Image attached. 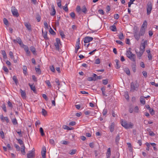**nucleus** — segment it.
<instances>
[{"label": "nucleus", "mask_w": 158, "mask_h": 158, "mask_svg": "<svg viewBox=\"0 0 158 158\" xmlns=\"http://www.w3.org/2000/svg\"><path fill=\"white\" fill-rule=\"evenodd\" d=\"M131 49L129 48L128 50L126 52V54L127 56L132 61L135 62V55L133 54L131 52Z\"/></svg>", "instance_id": "obj_1"}, {"label": "nucleus", "mask_w": 158, "mask_h": 158, "mask_svg": "<svg viewBox=\"0 0 158 158\" xmlns=\"http://www.w3.org/2000/svg\"><path fill=\"white\" fill-rule=\"evenodd\" d=\"M122 126L126 129H131L133 128L134 124L131 122H127L125 121L121 122Z\"/></svg>", "instance_id": "obj_2"}, {"label": "nucleus", "mask_w": 158, "mask_h": 158, "mask_svg": "<svg viewBox=\"0 0 158 158\" xmlns=\"http://www.w3.org/2000/svg\"><path fill=\"white\" fill-rule=\"evenodd\" d=\"M139 86V84L137 82H131V84L130 91L134 92L135 91H137Z\"/></svg>", "instance_id": "obj_3"}, {"label": "nucleus", "mask_w": 158, "mask_h": 158, "mask_svg": "<svg viewBox=\"0 0 158 158\" xmlns=\"http://www.w3.org/2000/svg\"><path fill=\"white\" fill-rule=\"evenodd\" d=\"M35 156V150L34 149H33L31 151H29L27 154V158H34Z\"/></svg>", "instance_id": "obj_4"}, {"label": "nucleus", "mask_w": 158, "mask_h": 158, "mask_svg": "<svg viewBox=\"0 0 158 158\" xmlns=\"http://www.w3.org/2000/svg\"><path fill=\"white\" fill-rule=\"evenodd\" d=\"M152 9V5L150 2H148L147 5V15H150Z\"/></svg>", "instance_id": "obj_5"}, {"label": "nucleus", "mask_w": 158, "mask_h": 158, "mask_svg": "<svg viewBox=\"0 0 158 158\" xmlns=\"http://www.w3.org/2000/svg\"><path fill=\"white\" fill-rule=\"evenodd\" d=\"M61 45L60 41L59 38H56V42L54 43V45L56 49L59 50L60 49V46Z\"/></svg>", "instance_id": "obj_6"}, {"label": "nucleus", "mask_w": 158, "mask_h": 158, "mask_svg": "<svg viewBox=\"0 0 158 158\" xmlns=\"http://www.w3.org/2000/svg\"><path fill=\"white\" fill-rule=\"evenodd\" d=\"M11 11L13 15L15 16L18 17L19 15L18 10L15 7L12 6L11 8Z\"/></svg>", "instance_id": "obj_7"}, {"label": "nucleus", "mask_w": 158, "mask_h": 158, "mask_svg": "<svg viewBox=\"0 0 158 158\" xmlns=\"http://www.w3.org/2000/svg\"><path fill=\"white\" fill-rule=\"evenodd\" d=\"M21 47L24 48L26 54L27 55L30 56V52L29 50V48L27 46L24 45Z\"/></svg>", "instance_id": "obj_8"}, {"label": "nucleus", "mask_w": 158, "mask_h": 158, "mask_svg": "<svg viewBox=\"0 0 158 158\" xmlns=\"http://www.w3.org/2000/svg\"><path fill=\"white\" fill-rule=\"evenodd\" d=\"M93 40V38L92 37L90 36H87L85 37L84 40V42L85 43H88L91 41Z\"/></svg>", "instance_id": "obj_9"}, {"label": "nucleus", "mask_w": 158, "mask_h": 158, "mask_svg": "<svg viewBox=\"0 0 158 158\" xmlns=\"http://www.w3.org/2000/svg\"><path fill=\"white\" fill-rule=\"evenodd\" d=\"M0 118L2 121L3 122L5 121L7 123L9 122V120L7 117H4L3 115H1L0 116Z\"/></svg>", "instance_id": "obj_10"}, {"label": "nucleus", "mask_w": 158, "mask_h": 158, "mask_svg": "<svg viewBox=\"0 0 158 158\" xmlns=\"http://www.w3.org/2000/svg\"><path fill=\"white\" fill-rule=\"evenodd\" d=\"M134 36L135 39L137 41L140 39V37L141 35H139V33L137 32H135L134 33Z\"/></svg>", "instance_id": "obj_11"}, {"label": "nucleus", "mask_w": 158, "mask_h": 158, "mask_svg": "<svg viewBox=\"0 0 158 158\" xmlns=\"http://www.w3.org/2000/svg\"><path fill=\"white\" fill-rule=\"evenodd\" d=\"M24 24L28 31L31 30V26L30 23H24Z\"/></svg>", "instance_id": "obj_12"}, {"label": "nucleus", "mask_w": 158, "mask_h": 158, "mask_svg": "<svg viewBox=\"0 0 158 158\" xmlns=\"http://www.w3.org/2000/svg\"><path fill=\"white\" fill-rule=\"evenodd\" d=\"M146 145L148 148L151 147V146L153 148H156V144L154 143H152L150 144H149L148 143H146Z\"/></svg>", "instance_id": "obj_13"}, {"label": "nucleus", "mask_w": 158, "mask_h": 158, "mask_svg": "<svg viewBox=\"0 0 158 158\" xmlns=\"http://www.w3.org/2000/svg\"><path fill=\"white\" fill-rule=\"evenodd\" d=\"M147 26V23L146 20L144 21L143 24L142 25L141 28L144 29L146 30Z\"/></svg>", "instance_id": "obj_14"}, {"label": "nucleus", "mask_w": 158, "mask_h": 158, "mask_svg": "<svg viewBox=\"0 0 158 158\" xmlns=\"http://www.w3.org/2000/svg\"><path fill=\"white\" fill-rule=\"evenodd\" d=\"M115 124L114 123H112L109 127V129L111 132H112L114 131V128Z\"/></svg>", "instance_id": "obj_15"}, {"label": "nucleus", "mask_w": 158, "mask_h": 158, "mask_svg": "<svg viewBox=\"0 0 158 158\" xmlns=\"http://www.w3.org/2000/svg\"><path fill=\"white\" fill-rule=\"evenodd\" d=\"M136 52L138 58L139 59H140L142 56V55L143 54V52L139 50V52H137L136 51Z\"/></svg>", "instance_id": "obj_16"}, {"label": "nucleus", "mask_w": 158, "mask_h": 158, "mask_svg": "<svg viewBox=\"0 0 158 158\" xmlns=\"http://www.w3.org/2000/svg\"><path fill=\"white\" fill-rule=\"evenodd\" d=\"M17 43H18L19 44L21 47L23 46V45H24L23 44L21 39L19 37L17 38Z\"/></svg>", "instance_id": "obj_17"}, {"label": "nucleus", "mask_w": 158, "mask_h": 158, "mask_svg": "<svg viewBox=\"0 0 158 158\" xmlns=\"http://www.w3.org/2000/svg\"><path fill=\"white\" fill-rule=\"evenodd\" d=\"M46 149H43L41 151V155L43 158H46Z\"/></svg>", "instance_id": "obj_18"}, {"label": "nucleus", "mask_w": 158, "mask_h": 158, "mask_svg": "<svg viewBox=\"0 0 158 158\" xmlns=\"http://www.w3.org/2000/svg\"><path fill=\"white\" fill-rule=\"evenodd\" d=\"M52 10L51 12L50 13V15H51L54 16L56 14V10L55 9L54 6L53 5L52 6Z\"/></svg>", "instance_id": "obj_19"}, {"label": "nucleus", "mask_w": 158, "mask_h": 158, "mask_svg": "<svg viewBox=\"0 0 158 158\" xmlns=\"http://www.w3.org/2000/svg\"><path fill=\"white\" fill-rule=\"evenodd\" d=\"M145 30L144 29L140 28V31L139 32V35L141 36L145 34Z\"/></svg>", "instance_id": "obj_20"}, {"label": "nucleus", "mask_w": 158, "mask_h": 158, "mask_svg": "<svg viewBox=\"0 0 158 158\" xmlns=\"http://www.w3.org/2000/svg\"><path fill=\"white\" fill-rule=\"evenodd\" d=\"M29 85L30 86L31 89L35 92L36 91V90L35 87L34 85V84L31 85L30 83H29Z\"/></svg>", "instance_id": "obj_21"}, {"label": "nucleus", "mask_w": 158, "mask_h": 158, "mask_svg": "<svg viewBox=\"0 0 158 158\" xmlns=\"http://www.w3.org/2000/svg\"><path fill=\"white\" fill-rule=\"evenodd\" d=\"M110 149H108L107 152L106 153V158H109L110 157L111 155Z\"/></svg>", "instance_id": "obj_22"}, {"label": "nucleus", "mask_w": 158, "mask_h": 158, "mask_svg": "<svg viewBox=\"0 0 158 158\" xmlns=\"http://www.w3.org/2000/svg\"><path fill=\"white\" fill-rule=\"evenodd\" d=\"M80 40L79 38H78L76 44V47L75 48L79 49L80 48Z\"/></svg>", "instance_id": "obj_23"}, {"label": "nucleus", "mask_w": 158, "mask_h": 158, "mask_svg": "<svg viewBox=\"0 0 158 158\" xmlns=\"http://www.w3.org/2000/svg\"><path fill=\"white\" fill-rule=\"evenodd\" d=\"M110 28L113 31H117L116 27L114 25L110 26Z\"/></svg>", "instance_id": "obj_24"}, {"label": "nucleus", "mask_w": 158, "mask_h": 158, "mask_svg": "<svg viewBox=\"0 0 158 158\" xmlns=\"http://www.w3.org/2000/svg\"><path fill=\"white\" fill-rule=\"evenodd\" d=\"M115 61L116 62V68L117 69H119L120 67V66L118 64L119 62V60H115Z\"/></svg>", "instance_id": "obj_25"}, {"label": "nucleus", "mask_w": 158, "mask_h": 158, "mask_svg": "<svg viewBox=\"0 0 158 158\" xmlns=\"http://www.w3.org/2000/svg\"><path fill=\"white\" fill-rule=\"evenodd\" d=\"M12 122L14 125H18V123L17 120L15 118L11 119Z\"/></svg>", "instance_id": "obj_26"}, {"label": "nucleus", "mask_w": 158, "mask_h": 158, "mask_svg": "<svg viewBox=\"0 0 158 158\" xmlns=\"http://www.w3.org/2000/svg\"><path fill=\"white\" fill-rule=\"evenodd\" d=\"M30 49L34 55L36 54L35 49L34 47L31 46L30 48Z\"/></svg>", "instance_id": "obj_27"}, {"label": "nucleus", "mask_w": 158, "mask_h": 158, "mask_svg": "<svg viewBox=\"0 0 158 158\" xmlns=\"http://www.w3.org/2000/svg\"><path fill=\"white\" fill-rule=\"evenodd\" d=\"M124 71L128 75H130V71L129 69L127 68H125L123 69Z\"/></svg>", "instance_id": "obj_28"}, {"label": "nucleus", "mask_w": 158, "mask_h": 158, "mask_svg": "<svg viewBox=\"0 0 158 158\" xmlns=\"http://www.w3.org/2000/svg\"><path fill=\"white\" fill-rule=\"evenodd\" d=\"M7 104L8 106L12 109L13 107V106L12 103L9 100L7 101Z\"/></svg>", "instance_id": "obj_29"}, {"label": "nucleus", "mask_w": 158, "mask_h": 158, "mask_svg": "<svg viewBox=\"0 0 158 158\" xmlns=\"http://www.w3.org/2000/svg\"><path fill=\"white\" fill-rule=\"evenodd\" d=\"M2 108L5 112H6L7 111L6 106L5 103H3L2 104Z\"/></svg>", "instance_id": "obj_30"}, {"label": "nucleus", "mask_w": 158, "mask_h": 158, "mask_svg": "<svg viewBox=\"0 0 158 158\" xmlns=\"http://www.w3.org/2000/svg\"><path fill=\"white\" fill-rule=\"evenodd\" d=\"M101 90L102 91V95L106 97L107 96V95L105 93V89L104 87H102L101 88Z\"/></svg>", "instance_id": "obj_31"}, {"label": "nucleus", "mask_w": 158, "mask_h": 158, "mask_svg": "<svg viewBox=\"0 0 158 158\" xmlns=\"http://www.w3.org/2000/svg\"><path fill=\"white\" fill-rule=\"evenodd\" d=\"M147 41L146 40L144 41L143 43H141L140 46L145 48L146 45H147Z\"/></svg>", "instance_id": "obj_32"}, {"label": "nucleus", "mask_w": 158, "mask_h": 158, "mask_svg": "<svg viewBox=\"0 0 158 158\" xmlns=\"http://www.w3.org/2000/svg\"><path fill=\"white\" fill-rule=\"evenodd\" d=\"M42 32L43 33V35L45 39H47L48 38H47V32H43V31H42Z\"/></svg>", "instance_id": "obj_33"}, {"label": "nucleus", "mask_w": 158, "mask_h": 158, "mask_svg": "<svg viewBox=\"0 0 158 158\" xmlns=\"http://www.w3.org/2000/svg\"><path fill=\"white\" fill-rule=\"evenodd\" d=\"M63 127L64 129L67 130H71L73 129L72 128L70 127L67 125H64Z\"/></svg>", "instance_id": "obj_34"}, {"label": "nucleus", "mask_w": 158, "mask_h": 158, "mask_svg": "<svg viewBox=\"0 0 158 158\" xmlns=\"http://www.w3.org/2000/svg\"><path fill=\"white\" fill-rule=\"evenodd\" d=\"M132 68L133 69V70L134 72H135L136 70V65L135 63H134L132 64L131 65Z\"/></svg>", "instance_id": "obj_35"}, {"label": "nucleus", "mask_w": 158, "mask_h": 158, "mask_svg": "<svg viewBox=\"0 0 158 158\" xmlns=\"http://www.w3.org/2000/svg\"><path fill=\"white\" fill-rule=\"evenodd\" d=\"M2 54L4 59H6L7 58L6 53L4 51H2Z\"/></svg>", "instance_id": "obj_36"}, {"label": "nucleus", "mask_w": 158, "mask_h": 158, "mask_svg": "<svg viewBox=\"0 0 158 158\" xmlns=\"http://www.w3.org/2000/svg\"><path fill=\"white\" fill-rule=\"evenodd\" d=\"M76 11L79 14H80L81 11V9L80 6H77L76 7Z\"/></svg>", "instance_id": "obj_37"}, {"label": "nucleus", "mask_w": 158, "mask_h": 158, "mask_svg": "<svg viewBox=\"0 0 158 158\" xmlns=\"http://www.w3.org/2000/svg\"><path fill=\"white\" fill-rule=\"evenodd\" d=\"M87 80L89 81H95L96 80V78H93L92 77H89L87 78Z\"/></svg>", "instance_id": "obj_38"}, {"label": "nucleus", "mask_w": 158, "mask_h": 158, "mask_svg": "<svg viewBox=\"0 0 158 158\" xmlns=\"http://www.w3.org/2000/svg\"><path fill=\"white\" fill-rule=\"evenodd\" d=\"M139 111V108L137 106H136L134 109V112L136 113H138Z\"/></svg>", "instance_id": "obj_39"}, {"label": "nucleus", "mask_w": 158, "mask_h": 158, "mask_svg": "<svg viewBox=\"0 0 158 158\" xmlns=\"http://www.w3.org/2000/svg\"><path fill=\"white\" fill-rule=\"evenodd\" d=\"M23 73L24 74H26L27 73V68L26 66H23Z\"/></svg>", "instance_id": "obj_40"}, {"label": "nucleus", "mask_w": 158, "mask_h": 158, "mask_svg": "<svg viewBox=\"0 0 158 158\" xmlns=\"http://www.w3.org/2000/svg\"><path fill=\"white\" fill-rule=\"evenodd\" d=\"M20 93L21 94V96L22 97H25L26 93L25 91H23L21 89Z\"/></svg>", "instance_id": "obj_41"}, {"label": "nucleus", "mask_w": 158, "mask_h": 158, "mask_svg": "<svg viewBox=\"0 0 158 158\" xmlns=\"http://www.w3.org/2000/svg\"><path fill=\"white\" fill-rule=\"evenodd\" d=\"M77 151L76 149H73L70 151L69 154L71 155H73L76 153Z\"/></svg>", "instance_id": "obj_42"}, {"label": "nucleus", "mask_w": 158, "mask_h": 158, "mask_svg": "<svg viewBox=\"0 0 158 158\" xmlns=\"http://www.w3.org/2000/svg\"><path fill=\"white\" fill-rule=\"evenodd\" d=\"M42 114L44 116H46L47 114V112L44 109H42Z\"/></svg>", "instance_id": "obj_43"}, {"label": "nucleus", "mask_w": 158, "mask_h": 158, "mask_svg": "<svg viewBox=\"0 0 158 158\" xmlns=\"http://www.w3.org/2000/svg\"><path fill=\"white\" fill-rule=\"evenodd\" d=\"M57 4L58 6L60 7L61 6V0H57Z\"/></svg>", "instance_id": "obj_44"}, {"label": "nucleus", "mask_w": 158, "mask_h": 158, "mask_svg": "<svg viewBox=\"0 0 158 158\" xmlns=\"http://www.w3.org/2000/svg\"><path fill=\"white\" fill-rule=\"evenodd\" d=\"M40 131L42 136H43L44 135V131L42 127H41L40 128Z\"/></svg>", "instance_id": "obj_45"}, {"label": "nucleus", "mask_w": 158, "mask_h": 158, "mask_svg": "<svg viewBox=\"0 0 158 158\" xmlns=\"http://www.w3.org/2000/svg\"><path fill=\"white\" fill-rule=\"evenodd\" d=\"M135 0H130L129 2L128 3V6L129 7H130L131 6V5L133 3V2Z\"/></svg>", "instance_id": "obj_46"}, {"label": "nucleus", "mask_w": 158, "mask_h": 158, "mask_svg": "<svg viewBox=\"0 0 158 158\" xmlns=\"http://www.w3.org/2000/svg\"><path fill=\"white\" fill-rule=\"evenodd\" d=\"M81 11L84 13H85L86 12L87 9L85 6H83L82 9H81Z\"/></svg>", "instance_id": "obj_47"}, {"label": "nucleus", "mask_w": 158, "mask_h": 158, "mask_svg": "<svg viewBox=\"0 0 158 158\" xmlns=\"http://www.w3.org/2000/svg\"><path fill=\"white\" fill-rule=\"evenodd\" d=\"M60 36L62 38H65V35L62 31H60Z\"/></svg>", "instance_id": "obj_48"}, {"label": "nucleus", "mask_w": 158, "mask_h": 158, "mask_svg": "<svg viewBox=\"0 0 158 158\" xmlns=\"http://www.w3.org/2000/svg\"><path fill=\"white\" fill-rule=\"evenodd\" d=\"M120 40H122L124 38L123 35L122 33H120V34L118 36Z\"/></svg>", "instance_id": "obj_49"}, {"label": "nucleus", "mask_w": 158, "mask_h": 158, "mask_svg": "<svg viewBox=\"0 0 158 158\" xmlns=\"http://www.w3.org/2000/svg\"><path fill=\"white\" fill-rule=\"evenodd\" d=\"M3 21L5 24L6 25H8V22L6 19L4 18L3 19Z\"/></svg>", "instance_id": "obj_50"}, {"label": "nucleus", "mask_w": 158, "mask_h": 158, "mask_svg": "<svg viewBox=\"0 0 158 158\" xmlns=\"http://www.w3.org/2000/svg\"><path fill=\"white\" fill-rule=\"evenodd\" d=\"M35 70L36 72L39 74H40L41 73V71L40 69L39 68H35Z\"/></svg>", "instance_id": "obj_51"}, {"label": "nucleus", "mask_w": 158, "mask_h": 158, "mask_svg": "<svg viewBox=\"0 0 158 158\" xmlns=\"http://www.w3.org/2000/svg\"><path fill=\"white\" fill-rule=\"evenodd\" d=\"M107 110L106 109H104L103 110V111L102 112L103 115L104 116L107 113Z\"/></svg>", "instance_id": "obj_52"}, {"label": "nucleus", "mask_w": 158, "mask_h": 158, "mask_svg": "<svg viewBox=\"0 0 158 158\" xmlns=\"http://www.w3.org/2000/svg\"><path fill=\"white\" fill-rule=\"evenodd\" d=\"M63 9L65 11H68V9L67 6V4L65 5L63 7Z\"/></svg>", "instance_id": "obj_53"}, {"label": "nucleus", "mask_w": 158, "mask_h": 158, "mask_svg": "<svg viewBox=\"0 0 158 158\" xmlns=\"http://www.w3.org/2000/svg\"><path fill=\"white\" fill-rule=\"evenodd\" d=\"M2 69H3V70H4V71L5 72H6V73H8L9 72L8 69L6 67V66H3V67Z\"/></svg>", "instance_id": "obj_54"}, {"label": "nucleus", "mask_w": 158, "mask_h": 158, "mask_svg": "<svg viewBox=\"0 0 158 158\" xmlns=\"http://www.w3.org/2000/svg\"><path fill=\"white\" fill-rule=\"evenodd\" d=\"M102 82L103 84L106 85L108 83V80L107 79L103 80Z\"/></svg>", "instance_id": "obj_55"}, {"label": "nucleus", "mask_w": 158, "mask_h": 158, "mask_svg": "<svg viewBox=\"0 0 158 158\" xmlns=\"http://www.w3.org/2000/svg\"><path fill=\"white\" fill-rule=\"evenodd\" d=\"M13 79L15 83L16 84L18 82L16 77L15 76H14L13 77Z\"/></svg>", "instance_id": "obj_56"}, {"label": "nucleus", "mask_w": 158, "mask_h": 158, "mask_svg": "<svg viewBox=\"0 0 158 158\" xmlns=\"http://www.w3.org/2000/svg\"><path fill=\"white\" fill-rule=\"evenodd\" d=\"M145 48L140 46L139 50L144 52L145 50Z\"/></svg>", "instance_id": "obj_57"}, {"label": "nucleus", "mask_w": 158, "mask_h": 158, "mask_svg": "<svg viewBox=\"0 0 158 158\" xmlns=\"http://www.w3.org/2000/svg\"><path fill=\"white\" fill-rule=\"evenodd\" d=\"M9 55L11 58L13 59L14 58V56L13 55V53L11 51L9 52Z\"/></svg>", "instance_id": "obj_58"}, {"label": "nucleus", "mask_w": 158, "mask_h": 158, "mask_svg": "<svg viewBox=\"0 0 158 158\" xmlns=\"http://www.w3.org/2000/svg\"><path fill=\"white\" fill-rule=\"evenodd\" d=\"M76 124V122L75 121H72L70 122L69 123V125L70 126H73Z\"/></svg>", "instance_id": "obj_59"}, {"label": "nucleus", "mask_w": 158, "mask_h": 158, "mask_svg": "<svg viewBox=\"0 0 158 158\" xmlns=\"http://www.w3.org/2000/svg\"><path fill=\"white\" fill-rule=\"evenodd\" d=\"M47 85L49 87L51 86V85L50 81L49 80H47L45 81Z\"/></svg>", "instance_id": "obj_60"}, {"label": "nucleus", "mask_w": 158, "mask_h": 158, "mask_svg": "<svg viewBox=\"0 0 158 158\" xmlns=\"http://www.w3.org/2000/svg\"><path fill=\"white\" fill-rule=\"evenodd\" d=\"M120 138L119 135H118L116 137V138H115V141L116 143L118 142L119 139H120Z\"/></svg>", "instance_id": "obj_61"}, {"label": "nucleus", "mask_w": 158, "mask_h": 158, "mask_svg": "<svg viewBox=\"0 0 158 158\" xmlns=\"http://www.w3.org/2000/svg\"><path fill=\"white\" fill-rule=\"evenodd\" d=\"M149 135L151 136H154L155 135L154 133L152 131H149Z\"/></svg>", "instance_id": "obj_62"}, {"label": "nucleus", "mask_w": 158, "mask_h": 158, "mask_svg": "<svg viewBox=\"0 0 158 158\" xmlns=\"http://www.w3.org/2000/svg\"><path fill=\"white\" fill-rule=\"evenodd\" d=\"M95 64H98L100 63V59L99 58H98L97 59H96L95 61Z\"/></svg>", "instance_id": "obj_63"}, {"label": "nucleus", "mask_w": 158, "mask_h": 158, "mask_svg": "<svg viewBox=\"0 0 158 158\" xmlns=\"http://www.w3.org/2000/svg\"><path fill=\"white\" fill-rule=\"evenodd\" d=\"M149 111L150 114L152 115H153L155 114L154 111L152 109H149Z\"/></svg>", "instance_id": "obj_64"}]
</instances>
